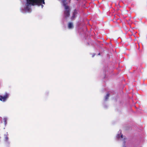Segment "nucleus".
Listing matches in <instances>:
<instances>
[{"label":"nucleus","mask_w":147,"mask_h":147,"mask_svg":"<svg viewBox=\"0 0 147 147\" xmlns=\"http://www.w3.org/2000/svg\"><path fill=\"white\" fill-rule=\"evenodd\" d=\"M26 5L24 9L23 8L21 9V11L25 13L26 12L30 13L31 12L32 9H31V5H37L38 6H41L42 8L44 6L43 4H45V0H26Z\"/></svg>","instance_id":"1"},{"label":"nucleus","mask_w":147,"mask_h":147,"mask_svg":"<svg viewBox=\"0 0 147 147\" xmlns=\"http://www.w3.org/2000/svg\"><path fill=\"white\" fill-rule=\"evenodd\" d=\"M71 0H62V5L65 7V10L64 12V17L65 18L68 17L70 15V9L69 7L67 5V1L69 2Z\"/></svg>","instance_id":"2"},{"label":"nucleus","mask_w":147,"mask_h":147,"mask_svg":"<svg viewBox=\"0 0 147 147\" xmlns=\"http://www.w3.org/2000/svg\"><path fill=\"white\" fill-rule=\"evenodd\" d=\"M121 130H119L118 132V133L116 136V138L118 140H121L123 141V147H126L125 146V140H126V138H123V135L121 134Z\"/></svg>","instance_id":"3"},{"label":"nucleus","mask_w":147,"mask_h":147,"mask_svg":"<svg viewBox=\"0 0 147 147\" xmlns=\"http://www.w3.org/2000/svg\"><path fill=\"white\" fill-rule=\"evenodd\" d=\"M4 141L5 144L7 145H8L10 144V142L9 141V138L8 137V134L7 132V133L6 134L4 135Z\"/></svg>","instance_id":"4"},{"label":"nucleus","mask_w":147,"mask_h":147,"mask_svg":"<svg viewBox=\"0 0 147 147\" xmlns=\"http://www.w3.org/2000/svg\"><path fill=\"white\" fill-rule=\"evenodd\" d=\"M8 96V95L7 93H6L5 95L4 96H0V100L3 102H5Z\"/></svg>","instance_id":"5"},{"label":"nucleus","mask_w":147,"mask_h":147,"mask_svg":"<svg viewBox=\"0 0 147 147\" xmlns=\"http://www.w3.org/2000/svg\"><path fill=\"white\" fill-rule=\"evenodd\" d=\"M78 13V11L76 9H75L73 13V14L71 19L72 20H74L77 16Z\"/></svg>","instance_id":"6"},{"label":"nucleus","mask_w":147,"mask_h":147,"mask_svg":"<svg viewBox=\"0 0 147 147\" xmlns=\"http://www.w3.org/2000/svg\"><path fill=\"white\" fill-rule=\"evenodd\" d=\"M73 26L72 23L69 22L68 24V28L69 29H72L73 28Z\"/></svg>","instance_id":"7"},{"label":"nucleus","mask_w":147,"mask_h":147,"mask_svg":"<svg viewBox=\"0 0 147 147\" xmlns=\"http://www.w3.org/2000/svg\"><path fill=\"white\" fill-rule=\"evenodd\" d=\"M109 96V94L108 93L105 97V100L106 101L108 98Z\"/></svg>","instance_id":"8"},{"label":"nucleus","mask_w":147,"mask_h":147,"mask_svg":"<svg viewBox=\"0 0 147 147\" xmlns=\"http://www.w3.org/2000/svg\"><path fill=\"white\" fill-rule=\"evenodd\" d=\"M3 119L4 120V123L5 125V126L6 125L7 123V118L6 117H5Z\"/></svg>","instance_id":"9"},{"label":"nucleus","mask_w":147,"mask_h":147,"mask_svg":"<svg viewBox=\"0 0 147 147\" xmlns=\"http://www.w3.org/2000/svg\"><path fill=\"white\" fill-rule=\"evenodd\" d=\"M95 55V54L94 53L93 54V55H92V57H93Z\"/></svg>","instance_id":"10"},{"label":"nucleus","mask_w":147,"mask_h":147,"mask_svg":"<svg viewBox=\"0 0 147 147\" xmlns=\"http://www.w3.org/2000/svg\"><path fill=\"white\" fill-rule=\"evenodd\" d=\"M2 119V118L1 117H0V120H1Z\"/></svg>","instance_id":"11"},{"label":"nucleus","mask_w":147,"mask_h":147,"mask_svg":"<svg viewBox=\"0 0 147 147\" xmlns=\"http://www.w3.org/2000/svg\"><path fill=\"white\" fill-rule=\"evenodd\" d=\"M98 55H100V53H99L98 54Z\"/></svg>","instance_id":"12"}]
</instances>
